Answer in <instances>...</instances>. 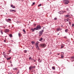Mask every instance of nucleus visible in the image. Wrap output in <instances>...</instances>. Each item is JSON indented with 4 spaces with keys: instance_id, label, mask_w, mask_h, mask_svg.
<instances>
[{
    "instance_id": "09e8293b",
    "label": "nucleus",
    "mask_w": 74,
    "mask_h": 74,
    "mask_svg": "<svg viewBox=\"0 0 74 74\" xmlns=\"http://www.w3.org/2000/svg\"><path fill=\"white\" fill-rule=\"evenodd\" d=\"M17 0V1H18V0H19V1H20V0Z\"/></svg>"
},
{
    "instance_id": "f3484780",
    "label": "nucleus",
    "mask_w": 74,
    "mask_h": 74,
    "mask_svg": "<svg viewBox=\"0 0 74 74\" xmlns=\"http://www.w3.org/2000/svg\"><path fill=\"white\" fill-rule=\"evenodd\" d=\"M10 12H14V11H15V10H10Z\"/></svg>"
},
{
    "instance_id": "412c9836",
    "label": "nucleus",
    "mask_w": 74,
    "mask_h": 74,
    "mask_svg": "<svg viewBox=\"0 0 74 74\" xmlns=\"http://www.w3.org/2000/svg\"><path fill=\"white\" fill-rule=\"evenodd\" d=\"M5 32H9V29H7L5 30Z\"/></svg>"
},
{
    "instance_id": "0eeeda50",
    "label": "nucleus",
    "mask_w": 74,
    "mask_h": 74,
    "mask_svg": "<svg viewBox=\"0 0 74 74\" xmlns=\"http://www.w3.org/2000/svg\"><path fill=\"white\" fill-rule=\"evenodd\" d=\"M64 21H65V22H68L69 21V20H70V19H69L68 18L67 19L65 18V19H64Z\"/></svg>"
},
{
    "instance_id": "a211bd4d",
    "label": "nucleus",
    "mask_w": 74,
    "mask_h": 74,
    "mask_svg": "<svg viewBox=\"0 0 74 74\" xmlns=\"http://www.w3.org/2000/svg\"><path fill=\"white\" fill-rule=\"evenodd\" d=\"M32 66H31L30 67H29V69L30 71L31 70V69H32Z\"/></svg>"
},
{
    "instance_id": "7ed1b4c3",
    "label": "nucleus",
    "mask_w": 74,
    "mask_h": 74,
    "mask_svg": "<svg viewBox=\"0 0 74 74\" xmlns=\"http://www.w3.org/2000/svg\"><path fill=\"white\" fill-rule=\"evenodd\" d=\"M64 4L65 5H67L69 3V1L68 0H64Z\"/></svg>"
},
{
    "instance_id": "473e14b6",
    "label": "nucleus",
    "mask_w": 74,
    "mask_h": 74,
    "mask_svg": "<svg viewBox=\"0 0 74 74\" xmlns=\"http://www.w3.org/2000/svg\"><path fill=\"white\" fill-rule=\"evenodd\" d=\"M33 62H36V60L34 59V60H33Z\"/></svg>"
},
{
    "instance_id": "4d7b16f0",
    "label": "nucleus",
    "mask_w": 74,
    "mask_h": 74,
    "mask_svg": "<svg viewBox=\"0 0 74 74\" xmlns=\"http://www.w3.org/2000/svg\"><path fill=\"white\" fill-rule=\"evenodd\" d=\"M65 12H66V11H65Z\"/></svg>"
},
{
    "instance_id": "58836bf2",
    "label": "nucleus",
    "mask_w": 74,
    "mask_h": 74,
    "mask_svg": "<svg viewBox=\"0 0 74 74\" xmlns=\"http://www.w3.org/2000/svg\"><path fill=\"white\" fill-rule=\"evenodd\" d=\"M69 25H71V23L69 22Z\"/></svg>"
},
{
    "instance_id": "79ce46f5",
    "label": "nucleus",
    "mask_w": 74,
    "mask_h": 74,
    "mask_svg": "<svg viewBox=\"0 0 74 74\" xmlns=\"http://www.w3.org/2000/svg\"><path fill=\"white\" fill-rule=\"evenodd\" d=\"M1 33L2 34H3V32H2V31H1Z\"/></svg>"
},
{
    "instance_id": "3c124183",
    "label": "nucleus",
    "mask_w": 74,
    "mask_h": 74,
    "mask_svg": "<svg viewBox=\"0 0 74 74\" xmlns=\"http://www.w3.org/2000/svg\"><path fill=\"white\" fill-rule=\"evenodd\" d=\"M40 60V59H38V61H39Z\"/></svg>"
},
{
    "instance_id": "37998d69",
    "label": "nucleus",
    "mask_w": 74,
    "mask_h": 74,
    "mask_svg": "<svg viewBox=\"0 0 74 74\" xmlns=\"http://www.w3.org/2000/svg\"><path fill=\"white\" fill-rule=\"evenodd\" d=\"M63 56H61V58H63Z\"/></svg>"
},
{
    "instance_id": "603ef678",
    "label": "nucleus",
    "mask_w": 74,
    "mask_h": 74,
    "mask_svg": "<svg viewBox=\"0 0 74 74\" xmlns=\"http://www.w3.org/2000/svg\"><path fill=\"white\" fill-rule=\"evenodd\" d=\"M12 66V64L11 65V66Z\"/></svg>"
},
{
    "instance_id": "5701e85b",
    "label": "nucleus",
    "mask_w": 74,
    "mask_h": 74,
    "mask_svg": "<svg viewBox=\"0 0 74 74\" xmlns=\"http://www.w3.org/2000/svg\"><path fill=\"white\" fill-rule=\"evenodd\" d=\"M36 47H38V43H36Z\"/></svg>"
},
{
    "instance_id": "f03ea898",
    "label": "nucleus",
    "mask_w": 74,
    "mask_h": 74,
    "mask_svg": "<svg viewBox=\"0 0 74 74\" xmlns=\"http://www.w3.org/2000/svg\"><path fill=\"white\" fill-rule=\"evenodd\" d=\"M43 32H44V30L42 29L41 31L39 32V36H41L42 35V33H43Z\"/></svg>"
},
{
    "instance_id": "8fccbe9b",
    "label": "nucleus",
    "mask_w": 74,
    "mask_h": 74,
    "mask_svg": "<svg viewBox=\"0 0 74 74\" xmlns=\"http://www.w3.org/2000/svg\"><path fill=\"white\" fill-rule=\"evenodd\" d=\"M5 27H3V28H5Z\"/></svg>"
},
{
    "instance_id": "aec40b11",
    "label": "nucleus",
    "mask_w": 74,
    "mask_h": 74,
    "mask_svg": "<svg viewBox=\"0 0 74 74\" xmlns=\"http://www.w3.org/2000/svg\"><path fill=\"white\" fill-rule=\"evenodd\" d=\"M13 70H18V68H13Z\"/></svg>"
},
{
    "instance_id": "6e6552de",
    "label": "nucleus",
    "mask_w": 74,
    "mask_h": 74,
    "mask_svg": "<svg viewBox=\"0 0 74 74\" xmlns=\"http://www.w3.org/2000/svg\"><path fill=\"white\" fill-rule=\"evenodd\" d=\"M36 30V28H34V29H31V30H32V32H34V30Z\"/></svg>"
},
{
    "instance_id": "ddd939ff",
    "label": "nucleus",
    "mask_w": 74,
    "mask_h": 74,
    "mask_svg": "<svg viewBox=\"0 0 74 74\" xmlns=\"http://www.w3.org/2000/svg\"><path fill=\"white\" fill-rule=\"evenodd\" d=\"M18 36L19 37H21V33H18Z\"/></svg>"
},
{
    "instance_id": "ea45409f",
    "label": "nucleus",
    "mask_w": 74,
    "mask_h": 74,
    "mask_svg": "<svg viewBox=\"0 0 74 74\" xmlns=\"http://www.w3.org/2000/svg\"><path fill=\"white\" fill-rule=\"evenodd\" d=\"M64 38H67L66 37V36H65V37H64Z\"/></svg>"
},
{
    "instance_id": "c03bdc74",
    "label": "nucleus",
    "mask_w": 74,
    "mask_h": 74,
    "mask_svg": "<svg viewBox=\"0 0 74 74\" xmlns=\"http://www.w3.org/2000/svg\"><path fill=\"white\" fill-rule=\"evenodd\" d=\"M4 57L5 58V55H4Z\"/></svg>"
},
{
    "instance_id": "6e6d98bb",
    "label": "nucleus",
    "mask_w": 74,
    "mask_h": 74,
    "mask_svg": "<svg viewBox=\"0 0 74 74\" xmlns=\"http://www.w3.org/2000/svg\"><path fill=\"white\" fill-rule=\"evenodd\" d=\"M17 74H18V73H17Z\"/></svg>"
},
{
    "instance_id": "4c0bfd02",
    "label": "nucleus",
    "mask_w": 74,
    "mask_h": 74,
    "mask_svg": "<svg viewBox=\"0 0 74 74\" xmlns=\"http://www.w3.org/2000/svg\"><path fill=\"white\" fill-rule=\"evenodd\" d=\"M31 57H30L29 58V60H30V59H31Z\"/></svg>"
},
{
    "instance_id": "864d4df0",
    "label": "nucleus",
    "mask_w": 74,
    "mask_h": 74,
    "mask_svg": "<svg viewBox=\"0 0 74 74\" xmlns=\"http://www.w3.org/2000/svg\"><path fill=\"white\" fill-rule=\"evenodd\" d=\"M12 66V64L11 65V66Z\"/></svg>"
},
{
    "instance_id": "6ab92c4d",
    "label": "nucleus",
    "mask_w": 74,
    "mask_h": 74,
    "mask_svg": "<svg viewBox=\"0 0 74 74\" xmlns=\"http://www.w3.org/2000/svg\"><path fill=\"white\" fill-rule=\"evenodd\" d=\"M52 69L53 70H55V66L52 67Z\"/></svg>"
},
{
    "instance_id": "39448f33",
    "label": "nucleus",
    "mask_w": 74,
    "mask_h": 74,
    "mask_svg": "<svg viewBox=\"0 0 74 74\" xmlns=\"http://www.w3.org/2000/svg\"><path fill=\"white\" fill-rule=\"evenodd\" d=\"M40 46L42 48H44V47H45V44H42L40 45Z\"/></svg>"
},
{
    "instance_id": "7c9ffc66",
    "label": "nucleus",
    "mask_w": 74,
    "mask_h": 74,
    "mask_svg": "<svg viewBox=\"0 0 74 74\" xmlns=\"http://www.w3.org/2000/svg\"><path fill=\"white\" fill-rule=\"evenodd\" d=\"M40 6H41V4L39 5L38 6V7H40Z\"/></svg>"
},
{
    "instance_id": "72a5a7b5",
    "label": "nucleus",
    "mask_w": 74,
    "mask_h": 74,
    "mask_svg": "<svg viewBox=\"0 0 74 74\" xmlns=\"http://www.w3.org/2000/svg\"><path fill=\"white\" fill-rule=\"evenodd\" d=\"M74 26V24H72V27H73Z\"/></svg>"
},
{
    "instance_id": "b1692460",
    "label": "nucleus",
    "mask_w": 74,
    "mask_h": 74,
    "mask_svg": "<svg viewBox=\"0 0 74 74\" xmlns=\"http://www.w3.org/2000/svg\"><path fill=\"white\" fill-rule=\"evenodd\" d=\"M11 59V58L10 57L9 58H7V60H10Z\"/></svg>"
},
{
    "instance_id": "49530a36",
    "label": "nucleus",
    "mask_w": 74,
    "mask_h": 74,
    "mask_svg": "<svg viewBox=\"0 0 74 74\" xmlns=\"http://www.w3.org/2000/svg\"><path fill=\"white\" fill-rule=\"evenodd\" d=\"M4 42H5V40H4Z\"/></svg>"
},
{
    "instance_id": "c9c22d12",
    "label": "nucleus",
    "mask_w": 74,
    "mask_h": 74,
    "mask_svg": "<svg viewBox=\"0 0 74 74\" xmlns=\"http://www.w3.org/2000/svg\"><path fill=\"white\" fill-rule=\"evenodd\" d=\"M32 61H33V60H34V59H33V58H31V59Z\"/></svg>"
},
{
    "instance_id": "a19ab883",
    "label": "nucleus",
    "mask_w": 74,
    "mask_h": 74,
    "mask_svg": "<svg viewBox=\"0 0 74 74\" xmlns=\"http://www.w3.org/2000/svg\"><path fill=\"white\" fill-rule=\"evenodd\" d=\"M8 74H12V73H8Z\"/></svg>"
},
{
    "instance_id": "423d86ee",
    "label": "nucleus",
    "mask_w": 74,
    "mask_h": 74,
    "mask_svg": "<svg viewBox=\"0 0 74 74\" xmlns=\"http://www.w3.org/2000/svg\"><path fill=\"white\" fill-rule=\"evenodd\" d=\"M6 21L7 22H9L10 21H11V19L10 18H8V19H6Z\"/></svg>"
},
{
    "instance_id": "2f4dec72",
    "label": "nucleus",
    "mask_w": 74,
    "mask_h": 74,
    "mask_svg": "<svg viewBox=\"0 0 74 74\" xmlns=\"http://www.w3.org/2000/svg\"><path fill=\"white\" fill-rule=\"evenodd\" d=\"M32 3L33 4H32V5H34V4H35V2H33Z\"/></svg>"
},
{
    "instance_id": "13d9d810",
    "label": "nucleus",
    "mask_w": 74,
    "mask_h": 74,
    "mask_svg": "<svg viewBox=\"0 0 74 74\" xmlns=\"http://www.w3.org/2000/svg\"><path fill=\"white\" fill-rule=\"evenodd\" d=\"M6 14H7V13H6Z\"/></svg>"
},
{
    "instance_id": "e433bc0d",
    "label": "nucleus",
    "mask_w": 74,
    "mask_h": 74,
    "mask_svg": "<svg viewBox=\"0 0 74 74\" xmlns=\"http://www.w3.org/2000/svg\"><path fill=\"white\" fill-rule=\"evenodd\" d=\"M69 8H67L66 9V10H67V11H69Z\"/></svg>"
},
{
    "instance_id": "4468645a",
    "label": "nucleus",
    "mask_w": 74,
    "mask_h": 74,
    "mask_svg": "<svg viewBox=\"0 0 74 74\" xmlns=\"http://www.w3.org/2000/svg\"><path fill=\"white\" fill-rule=\"evenodd\" d=\"M65 32H66V33H67V32H68V31H69V29H65Z\"/></svg>"
},
{
    "instance_id": "a878e982",
    "label": "nucleus",
    "mask_w": 74,
    "mask_h": 74,
    "mask_svg": "<svg viewBox=\"0 0 74 74\" xmlns=\"http://www.w3.org/2000/svg\"><path fill=\"white\" fill-rule=\"evenodd\" d=\"M9 36L10 37H12V34H10L9 35Z\"/></svg>"
},
{
    "instance_id": "bb28decb",
    "label": "nucleus",
    "mask_w": 74,
    "mask_h": 74,
    "mask_svg": "<svg viewBox=\"0 0 74 74\" xmlns=\"http://www.w3.org/2000/svg\"><path fill=\"white\" fill-rule=\"evenodd\" d=\"M64 47V46H63V45H61V48H62H62H63Z\"/></svg>"
},
{
    "instance_id": "2eb2a0df",
    "label": "nucleus",
    "mask_w": 74,
    "mask_h": 74,
    "mask_svg": "<svg viewBox=\"0 0 74 74\" xmlns=\"http://www.w3.org/2000/svg\"><path fill=\"white\" fill-rule=\"evenodd\" d=\"M60 30L61 29L60 28H58L56 29L57 31H59V30Z\"/></svg>"
},
{
    "instance_id": "20e7f679",
    "label": "nucleus",
    "mask_w": 74,
    "mask_h": 74,
    "mask_svg": "<svg viewBox=\"0 0 74 74\" xmlns=\"http://www.w3.org/2000/svg\"><path fill=\"white\" fill-rule=\"evenodd\" d=\"M70 60H71L72 62L74 61V56L70 58Z\"/></svg>"
},
{
    "instance_id": "a18cd8bd",
    "label": "nucleus",
    "mask_w": 74,
    "mask_h": 74,
    "mask_svg": "<svg viewBox=\"0 0 74 74\" xmlns=\"http://www.w3.org/2000/svg\"><path fill=\"white\" fill-rule=\"evenodd\" d=\"M62 53H63V54H64V53H63V52H62Z\"/></svg>"
},
{
    "instance_id": "de8ad7c7",
    "label": "nucleus",
    "mask_w": 74,
    "mask_h": 74,
    "mask_svg": "<svg viewBox=\"0 0 74 74\" xmlns=\"http://www.w3.org/2000/svg\"><path fill=\"white\" fill-rule=\"evenodd\" d=\"M60 54V53H58V54H57V55H59Z\"/></svg>"
},
{
    "instance_id": "9b49d317",
    "label": "nucleus",
    "mask_w": 74,
    "mask_h": 74,
    "mask_svg": "<svg viewBox=\"0 0 74 74\" xmlns=\"http://www.w3.org/2000/svg\"><path fill=\"white\" fill-rule=\"evenodd\" d=\"M11 7H12L13 8H15V6L13 5H11Z\"/></svg>"
},
{
    "instance_id": "5fc2aeb1",
    "label": "nucleus",
    "mask_w": 74,
    "mask_h": 74,
    "mask_svg": "<svg viewBox=\"0 0 74 74\" xmlns=\"http://www.w3.org/2000/svg\"><path fill=\"white\" fill-rule=\"evenodd\" d=\"M58 34V35H59V34Z\"/></svg>"
},
{
    "instance_id": "dca6fc26",
    "label": "nucleus",
    "mask_w": 74,
    "mask_h": 74,
    "mask_svg": "<svg viewBox=\"0 0 74 74\" xmlns=\"http://www.w3.org/2000/svg\"><path fill=\"white\" fill-rule=\"evenodd\" d=\"M31 43H32V45L35 44V42H34V41H32L31 42Z\"/></svg>"
},
{
    "instance_id": "f8f14e48",
    "label": "nucleus",
    "mask_w": 74,
    "mask_h": 74,
    "mask_svg": "<svg viewBox=\"0 0 74 74\" xmlns=\"http://www.w3.org/2000/svg\"><path fill=\"white\" fill-rule=\"evenodd\" d=\"M36 49H37V50H40V48H39L38 46H36Z\"/></svg>"
},
{
    "instance_id": "c756f323",
    "label": "nucleus",
    "mask_w": 74,
    "mask_h": 74,
    "mask_svg": "<svg viewBox=\"0 0 74 74\" xmlns=\"http://www.w3.org/2000/svg\"><path fill=\"white\" fill-rule=\"evenodd\" d=\"M24 53H26V52H27V50H24Z\"/></svg>"
},
{
    "instance_id": "cd10ccee",
    "label": "nucleus",
    "mask_w": 74,
    "mask_h": 74,
    "mask_svg": "<svg viewBox=\"0 0 74 74\" xmlns=\"http://www.w3.org/2000/svg\"><path fill=\"white\" fill-rule=\"evenodd\" d=\"M3 54L4 55H6V53L5 52L3 53Z\"/></svg>"
},
{
    "instance_id": "4be33fe9",
    "label": "nucleus",
    "mask_w": 74,
    "mask_h": 74,
    "mask_svg": "<svg viewBox=\"0 0 74 74\" xmlns=\"http://www.w3.org/2000/svg\"><path fill=\"white\" fill-rule=\"evenodd\" d=\"M23 32L24 33V34H25L26 33V31H25V29H23Z\"/></svg>"
},
{
    "instance_id": "f704fd0d",
    "label": "nucleus",
    "mask_w": 74,
    "mask_h": 74,
    "mask_svg": "<svg viewBox=\"0 0 74 74\" xmlns=\"http://www.w3.org/2000/svg\"><path fill=\"white\" fill-rule=\"evenodd\" d=\"M54 19H55V20H57V18H54Z\"/></svg>"
},
{
    "instance_id": "c85d7f7f",
    "label": "nucleus",
    "mask_w": 74,
    "mask_h": 74,
    "mask_svg": "<svg viewBox=\"0 0 74 74\" xmlns=\"http://www.w3.org/2000/svg\"><path fill=\"white\" fill-rule=\"evenodd\" d=\"M32 68H34V69H35L36 68V66H32Z\"/></svg>"
},
{
    "instance_id": "f257e3e1",
    "label": "nucleus",
    "mask_w": 74,
    "mask_h": 74,
    "mask_svg": "<svg viewBox=\"0 0 74 74\" xmlns=\"http://www.w3.org/2000/svg\"><path fill=\"white\" fill-rule=\"evenodd\" d=\"M35 28H36V30H38L41 29L42 28V27H41V26L40 25H37Z\"/></svg>"
},
{
    "instance_id": "9d476101",
    "label": "nucleus",
    "mask_w": 74,
    "mask_h": 74,
    "mask_svg": "<svg viewBox=\"0 0 74 74\" xmlns=\"http://www.w3.org/2000/svg\"><path fill=\"white\" fill-rule=\"evenodd\" d=\"M65 18H69L70 17V15H67L64 16Z\"/></svg>"
},
{
    "instance_id": "393cba45",
    "label": "nucleus",
    "mask_w": 74,
    "mask_h": 74,
    "mask_svg": "<svg viewBox=\"0 0 74 74\" xmlns=\"http://www.w3.org/2000/svg\"><path fill=\"white\" fill-rule=\"evenodd\" d=\"M42 38H40V39H39V40L40 41H42Z\"/></svg>"
},
{
    "instance_id": "1a4fd4ad",
    "label": "nucleus",
    "mask_w": 74,
    "mask_h": 74,
    "mask_svg": "<svg viewBox=\"0 0 74 74\" xmlns=\"http://www.w3.org/2000/svg\"><path fill=\"white\" fill-rule=\"evenodd\" d=\"M59 14H62L63 13V11H60L58 12Z\"/></svg>"
}]
</instances>
